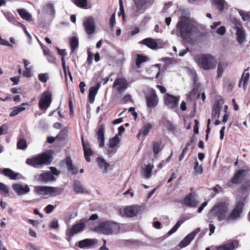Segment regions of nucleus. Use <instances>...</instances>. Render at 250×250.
Instances as JSON below:
<instances>
[{
  "instance_id": "1",
  "label": "nucleus",
  "mask_w": 250,
  "mask_h": 250,
  "mask_svg": "<svg viewBox=\"0 0 250 250\" xmlns=\"http://www.w3.org/2000/svg\"><path fill=\"white\" fill-rule=\"evenodd\" d=\"M177 26L181 37L187 42L190 44L196 43L199 37V32L195 26L189 23L187 19H183L181 20Z\"/></svg>"
},
{
  "instance_id": "2",
  "label": "nucleus",
  "mask_w": 250,
  "mask_h": 250,
  "mask_svg": "<svg viewBox=\"0 0 250 250\" xmlns=\"http://www.w3.org/2000/svg\"><path fill=\"white\" fill-rule=\"evenodd\" d=\"M228 205L224 202L215 204L208 214V218L210 222H213L216 219L218 221L229 223Z\"/></svg>"
},
{
  "instance_id": "3",
  "label": "nucleus",
  "mask_w": 250,
  "mask_h": 250,
  "mask_svg": "<svg viewBox=\"0 0 250 250\" xmlns=\"http://www.w3.org/2000/svg\"><path fill=\"white\" fill-rule=\"evenodd\" d=\"M119 223L110 220L102 221L94 228V231L98 233L106 235L116 234L120 230Z\"/></svg>"
},
{
  "instance_id": "4",
  "label": "nucleus",
  "mask_w": 250,
  "mask_h": 250,
  "mask_svg": "<svg viewBox=\"0 0 250 250\" xmlns=\"http://www.w3.org/2000/svg\"><path fill=\"white\" fill-rule=\"evenodd\" d=\"M194 59L198 65L205 70L213 69L217 64L216 59L210 54L198 55Z\"/></svg>"
},
{
  "instance_id": "5",
  "label": "nucleus",
  "mask_w": 250,
  "mask_h": 250,
  "mask_svg": "<svg viewBox=\"0 0 250 250\" xmlns=\"http://www.w3.org/2000/svg\"><path fill=\"white\" fill-rule=\"evenodd\" d=\"M52 158L47 153L38 154L26 159V163L36 168H40L43 165H47L51 163Z\"/></svg>"
},
{
  "instance_id": "6",
  "label": "nucleus",
  "mask_w": 250,
  "mask_h": 250,
  "mask_svg": "<svg viewBox=\"0 0 250 250\" xmlns=\"http://www.w3.org/2000/svg\"><path fill=\"white\" fill-rule=\"evenodd\" d=\"M34 191L38 195L46 197H54L61 195L63 188L46 186H37L34 187Z\"/></svg>"
},
{
  "instance_id": "7",
  "label": "nucleus",
  "mask_w": 250,
  "mask_h": 250,
  "mask_svg": "<svg viewBox=\"0 0 250 250\" xmlns=\"http://www.w3.org/2000/svg\"><path fill=\"white\" fill-rule=\"evenodd\" d=\"M85 222L84 220H81L79 222L74 224L70 228L67 229L66 235L69 237L67 239L70 241L71 238L75 234L83 231L85 227Z\"/></svg>"
},
{
  "instance_id": "8",
  "label": "nucleus",
  "mask_w": 250,
  "mask_h": 250,
  "mask_svg": "<svg viewBox=\"0 0 250 250\" xmlns=\"http://www.w3.org/2000/svg\"><path fill=\"white\" fill-rule=\"evenodd\" d=\"M52 102V93L50 91H44L41 95L39 107L42 110H46Z\"/></svg>"
},
{
  "instance_id": "9",
  "label": "nucleus",
  "mask_w": 250,
  "mask_h": 250,
  "mask_svg": "<svg viewBox=\"0 0 250 250\" xmlns=\"http://www.w3.org/2000/svg\"><path fill=\"white\" fill-rule=\"evenodd\" d=\"M199 203L198 195L195 192H191L187 194L183 200V204L189 208L196 207Z\"/></svg>"
},
{
  "instance_id": "10",
  "label": "nucleus",
  "mask_w": 250,
  "mask_h": 250,
  "mask_svg": "<svg viewBox=\"0 0 250 250\" xmlns=\"http://www.w3.org/2000/svg\"><path fill=\"white\" fill-rule=\"evenodd\" d=\"M128 83L124 78H116L113 83V88L119 93L124 92L127 88Z\"/></svg>"
},
{
  "instance_id": "11",
  "label": "nucleus",
  "mask_w": 250,
  "mask_h": 250,
  "mask_svg": "<svg viewBox=\"0 0 250 250\" xmlns=\"http://www.w3.org/2000/svg\"><path fill=\"white\" fill-rule=\"evenodd\" d=\"M144 210V207L134 205L127 207L123 210V213L125 216L129 217H132L137 214H141Z\"/></svg>"
},
{
  "instance_id": "12",
  "label": "nucleus",
  "mask_w": 250,
  "mask_h": 250,
  "mask_svg": "<svg viewBox=\"0 0 250 250\" xmlns=\"http://www.w3.org/2000/svg\"><path fill=\"white\" fill-rule=\"evenodd\" d=\"M234 29L236 31L238 42L242 44L246 40V34L242 24L240 22L236 21L234 22Z\"/></svg>"
},
{
  "instance_id": "13",
  "label": "nucleus",
  "mask_w": 250,
  "mask_h": 250,
  "mask_svg": "<svg viewBox=\"0 0 250 250\" xmlns=\"http://www.w3.org/2000/svg\"><path fill=\"white\" fill-rule=\"evenodd\" d=\"M200 228L196 229L191 232L187 235L179 244V247L182 249L190 244L196 235L200 231Z\"/></svg>"
},
{
  "instance_id": "14",
  "label": "nucleus",
  "mask_w": 250,
  "mask_h": 250,
  "mask_svg": "<svg viewBox=\"0 0 250 250\" xmlns=\"http://www.w3.org/2000/svg\"><path fill=\"white\" fill-rule=\"evenodd\" d=\"M244 204L243 202H239L235 208L230 213L228 211V221L229 222L234 220L239 217L240 214L241 213Z\"/></svg>"
},
{
  "instance_id": "15",
  "label": "nucleus",
  "mask_w": 250,
  "mask_h": 250,
  "mask_svg": "<svg viewBox=\"0 0 250 250\" xmlns=\"http://www.w3.org/2000/svg\"><path fill=\"white\" fill-rule=\"evenodd\" d=\"M147 105L149 108H154L158 102V97L156 92L153 89H151L146 96Z\"/></svg>"
},
{
  "instance_id": "16",
  "label": "nucleus",
  "mask_w": 250,
  "mask_h": 250,
  "mask_svg": "<svg viewBox=\"0 0 250 250\" xmlns=\"http://www.w3.org/2000/svg\"><path fill=\"white\" fill-rule=\"evenodd\" d=\"M36 180L42 183H48L55 180V178L52 173L49 171L42 172L38 174L35 177Z\"/></svg>"
},
{
  "instance_id": "17",
  "label": "nucleus",
  "mask_w": 250,
  "mask_h": 250,
  "mask_svg": "<svg viewBox=\"0 0 250 250\" xmlns=\"http://www.w3.org/2000/svg\"><path fill=\"white\" fill-rule=\"evenodd\" d=\"M13 190L19 195H23L29 193L30 191V188L27 185L16 184L12 186Z\"/></svg>"
},
{
  "instance_id": "18",
  "label": "nucleus",
  "mask_w": 250,
  "mask_h": 250,
  "mask_svg": "<svg viewBox=\"0 0 250 250\" xmlns=\"http://www.w3.org/2000/svg\"><path fill=\"white\" fill-rule=\"evenodd\" d=\"M136 12L138 14L143 13L147 8L149 0H133Z\"/></svg>"
},
{
  "instance_id": "19",
  "label": "nucleus",
  "mask_w": 250,
  "mask_h": 250,
  "mask_svg": "<svg viewBox=\"0 0 250 250\" xmlns=\"http://www.w3.org/2000/svg\"><path fill=\"white\" fill-rule=\"evenodd\" d=\"M179 101V98L173 95L166 94L165 97L166 104L170 108H173L177 106Z\"/></svg>"
},
{
  "instance_id": "20",
  "label": "nucleus",
  "mask_w": 250,
  "mask_h": 250,
  "mask_svg": "<svg viewBox=\"0 0 250 250\" xmlns=\"http://www.w3.org/2000/svg\"><path fill=\"white\" fill-rule=\"evenodd\" d=\"M239 245L238 241L237 240H229L226 243L216 247V250H234Z\"/></svg>"
},
{
  "instance_id": "21",
  "label": "nucleus",
  "mask_w": 250,
  "mask_h": 250,
  "mask_svg": "<svg viewBox=\"0 0 250 250\" xmlns=\"http://www.w3.org/2000/svg\"><path fill=\"white\" fill-rule=\"evenodd\" d=\"M83 26L84 27L86 32L88 35L92 34L95 29L94 20L92 17H88L83 22Z\"/></svg>"
},
{
  "instance_id": "22",
  "label": "nucleus",
  "mask_w": 250,
  "mask_h": 250,
  "mask_svg": "<svg viewBox=\"0 0 250 250\" xmlns=\"http://www.w3.org/2000/svg\"><path fill=\"white\" fill-rule=\"evenodd\" d=\"M96 162L102 173L104 174H107L108 169L110 167L109 164L107 162L104 158L101 157L97 158Z\"/></svg>"
},
{
  "instance_id": "23",
  "label": "nucleus",
  "mask_w": 250,
  "mask_h": 250,
  "mask_svg": "<svg viewBox=\"0 0 250 250\" xmlns=\"http://www.w3.org/2000/svg\"><path fill=\"white\" fill-rule=\"evenodd\" d=\"M159 41V40L148 38L142 41L141 43L146 45L151 49L154 50L157 48Z\"/></svg>"
},
{
  "instance_id": "24",
  "label": "nucleus",
  "mask_w": 250,
  "mask_h": 250,
  "mask_svg": "<svg viewBox=\"0 0 250 250\" xmlns=\"http://www.w3.org/2000/svg\"><path fill=\"white\" fill-rule=\"evenodd\" d=\"M97 243L98 240L96 239H85L78 242V247L80 248L83 249L94 246Z\"/></svg>"
},
{
  "instance_id": "25",
  "label": "nucleus",
  "mask_w": 250,
  "mask_h": 250,
  "mask_svg": "<svg viewBox=\"0 0 250 250\" xmlns=\"http://www.w3.org/2000/svg\"><path fill=\"white\" fill-rule=\"evenodd\" d=\"M104 125H101L98 128L97 133V138L99 144V146L102 147L104 145Z\"/></svg>"
},
{
  "instance_id": "26",
  "label": "nucleus",
  "mask_w": 250,
  "mask_h": 250,
  "mask_svg": "<svg viewBox=\"0 0 250 250\" xmlns=\"http://www.w3.org/2000/svg\"><path fill=\"white\" fill-rule=\"evenodd\" d=\"M101 87L100 83H98L95 86L90 88L88 93V100L89 103H93L95 100V97Z\"/></svg>"
},
{
  "instance_id": "27",
  "label": "nucleus",
  "mask_w": 250,
  "mask_h": 250,
  "mask_svg": "<svg viewBox=\"0 0 250 250\" xmlns=\"http://www.w3.org/2000/svg\"><path fill=\"white\" fill-rule=\"evenodd\" d=\"M64 162L67 166L68 170L72 174H76L78 173V168L73 165L72 161L69 156L66 157Z\"/></svg>"
},
{
  "instance_id": "28",
  "label": "nucleus",
  "mask_w": 250,
  "mask_h": 250,
  "mask_svg": "<svg viewBox=\"0 0 250 250\" xmlns=\"http://www.w3.org/2000/svg\"><path fill=\"white\" fill-rule=\"evenodd\" d=\"M28 104L24 103L22 104L21 105L17 106H15L12 108V111L10 113V117H14L18 115L20 112L25 110V105H28Z\"/></svg>"
},
{
  "instance_id": "29",
  "label": "nucleus",
  "mask_w": 250,
  "mask_h": 250,
  "mask_svg": "<svg viewBox=\"0 0 250 250\" xmlns=\"http://www.w3.org/2000/svg\"><path fill=\"white\" fill-rule=\"evenodd\" d=\"M82 141L83 146V148L84 150V155L85 158L87 162H90L91 160L90 159V157L92 156L93 154L92 150L91 149L87 146H86L84 144L83 136L82 137Z\"/></svg>"
},
{
  "instance_id": "30",
  "label": "nucleus",
  "mask_w": 250,
  "mask_h": 250,
  "mask_svg": "<svg viewBox=\"0 0 250 250\" xmlns=\"http://www.w3.org/2000/svg\"><path fill=\"white\" fill-rule=\"evenodd\" d=\"M249 68H248L246 70H245L244 73H243L241 78L239 81L238 85L239 87L241 86V84H243V86L244 88H245V87L247 85V82L250 78V74L247 71L248 70Z\"/></svg>"
},
{
  "instance_id": "31",
  "label": "nucleus",
  "mask_w": 250,
  "mask_h": 250,
  "mask_svg": "<svg viewBox=\"0 0 250 250\" xmlns=\"http://www.w3.org/2000/svg\"><path fill=\"white\" fill-rule=\"evenodd\" d=\"M3 174L12 180L16 179L17 177L19 174L18 173L14 172L9 168H4L3 170Z\"/></svg>"
},
{
  "instance_id": "32",
  "label": "nucleus",
  "mask_w": 250,
  "mask_h": 250,
  "mask_svg": "<svg viewBox=\"0 0 250 250\" xmlns=\"http://www.w3.org/2000/svg\"><path fill=\"white\" fill-rule=\"evenodd\" d=\"M153 168V165L148 164L146 165L143 169V174L146 178H149L151 176L152 170Z\"/></svg>"
},
{
  "instance_id": "33",
  "label": "nucleus",
  "mask_w": 250,
  "mask_h": 250,
  "mask_svg": "<svg viewBox=\"0 0 250 250\" xmlns=\"http://www.w3.org/2000/svg\"><path fill=\"white\" fill-rule=\"evenodd\" d=\"M228 63L227 62H221L218 63L217 69L218 77H221L222 76L223 71L227 67Z\"/></svg>"
},
{
  "instance_id": "34",
  "label": "nucleus",
  "mask_w": 250,
  "mask_h": 250,
  "mask_svg": "<svg viewBox=\"0 0 250 250\" xmlns=\"http://www.w3.org/2000/svg\"><path fill=\"white\" fill-rule=\"evenodd\" d=\"M18 12L19 15L21 16V17L26 20V21H31L32 20V16L26 10L24 9H18Z\"/></svg>"
},
{
  "instance_id": "35",
  "label": "nucleus",
  "mask_w": 250,
  "mask_h": 250,
  "mask_svg": "<svg viewBox=\"0 0 250 250\" xmlns=\"http://www.w3.org/2000/svg\"><path fill=\"white\" fill-rule=\"evenodd\" d=\"M163 149L161 141H156L153 144V152L155 154H158Z\"/></svg>"
},
{
  "instance_id": "36",
  "label": "nucleus",
  "mask_w": 250,
  "mask_h": 250,
  "mask_svg": "<svg viewBox=\"0 0 250 250\" xmlns=\"http://www.w3.org/2000/svg\"><path fill=\"white\" fill-rule=\"evenodd\" d=\"M245 172V170H239L236 173L234 177L232 178L231 180V183L233 184H237L241 177H243V174Z\"/></svg>"
},
{
  "instance_id": "37",
  "label": "nucleus",
  "mask_w": 250,
  "mask_h": 250,
  "mask_svg": "<svg viewBox=\"0 0 250 250\" xmlns=\"http://www.w3.org/2000/svg\"><path fill=\"white\" fill-rule=\"evenodd\" d=\"M151 128V124L148 123L145 125L141 130L140 131L138 135L146 136L149 133L150 129Z\"/></svg>"
},
{
  "instance_id": "38",
  "label": "nucleus",
  "mask_w": 250,
  "mask_h": 250,
  "mask_svg": "<svg viewBox=\"0 0 250 250\" xmlns=\"http://www.w3.org/2000/svg\"><path fill=\"white\" fill-rule=\"evenodd\" d=\"M120 141V139L118 136V135H116L114 137L109 139L107 146L116 147L119 144Z\"/></svg>"
},
{
  "instance_id": "39",
  "label": "nucleus",
  "mask_w": 250,
  "mask_h": 250,
  "mask_svg": "<svg viewBox=\"0 0 250 250\" xmlns=\"http://www.w3.org/2000/svg\"><path fill=\"white\" fill-rule=\"evenodd\" d=\"M74 190L77 193H82L83 192L84 189L80 182L78 181L74 182Z\"/></svg>"
},
{
  "instance_id": "40",
  "label": "nucleus",
  "mask_w": 250,
  "mask_h": 250,
  "mask_svg": "<svg viewBox=\"0 0 250 250\" xmlns=\"http://www.w3.org/2000/svg\"><path fill=\"white\" fill-rule=\"evenodd\" d=\"M147 60L148 59L146 57L142 55H138L136 61V65L138 68H139L141 66V63L146 62Z\"/></svg>"
},
{
  "instance_id": "41",
  "label": "nucleus",
  "mask_w": 250,
  "mask_h": 250,
  "mask_svg": "<svg viewBox=\"0 0 250 250\" xmlns=\"http://www.w3.org/2000/svg\"><path fill=\"white\" fill-rule=\"evenodd\" d=\"M71 1L80 8H85L87 5V0H71Z\"/></svg>"
},
{
  "instance_id": "42",
  "label": "nucleus",
  "mask_w": 250,
  "mask_h": 250,
  "mask_svg": "<svg viewBox=\"0 0 250 250\" xmlns=\"http://www.w3.org/2000/svg\"><path fill=\"white\" fill-rule=\"evenodd\" d=\"M44 11L48 14L54 15L55 10L52 4H47L44 7Z\"/></svg>"
},
{
  "instance_id": "43",
  "label": "nucleus",
  "mask_w": 250,
  "mask_h": 250,
  "mask_svg": "<svg viewBox=\"0 0 250 250\" xmlns=\"http://www.w3.org/2000/svg\"><path fill=\"white\" fill-rule=\"evenodd\" d=\"M239 13L243 21H248L250 20V15L248 13L240 10Z\"/></svg>"
},
{
  "instance_id": "44",
  "label": "nucleus",
  "mask_w": 250,
  "mask_h": 250,
  "mask_svg": "<svg viewBox=\"0 0 250 250\" xmlns=\"http://www.w3.org/2000/svg\"><path fill=\"white\" fill-rule=\"evenodd\" d=\"M49 227L51 229H57L59 227L58 220L56 218H53L49 224Z\"/></svg>"
},
{
  "instance_id": "45",
  "label": "nucleus",
  "mask_w": 250,
  "mask_h": 250,
  "mask_svg": "<svg viewBox=\"0 0 250 250\" xmlns=\"http://www.w3.org/2000/svg\"><path fill=\"white\" fill-rule=\"evenodd\" d=\"M107 146L108 148L107 149V155H108V157H111L116 153L117 150V147L114 146Z\"/></svg>"
},
{
  "instance_id": "46",
  "label": "nucleus",
  "mask_w": 250,
  "mask_h": 250,
  "mask_svg": "<svg viewBox=\"0 0 250 250\" xmlns=\"http://www.w3.org/2000/svg\"><path fill=\"white\" fill-rule=\"evenodd\" d=\"M213 1L218 9L220 11L223 10L225 2L224 0H213Z\"/></svg>"
},
{
  "instance_id": "47",
  "label": "nucleus",
  "mask_w": 250,
  "mask_h": 250,
  "mask_svg": "<svg viewBox=\"0 0 250 250\" xmlns=\"http://www.w3.org/2000/svg\"><path fill=\"white\" fill-rule=\"evenodd\" d=\"M70 45L72 49V51L75 49L78 46V39L76 37H72L70 41Z\"/></svg>"
},
{
  "instance_id": "48",
  "label": "nucleus",
  "mask_w": 250,
  "mask_h": 250,
  "mask_svg": "<svg viewBox=\"0 0 250 250\" xmlns=\"http://www.w3.org/2000/svg\"><path fill=\"white\" fill-rule=\"evenodd\" d=\"M17 147L20 149H25L27 147V144L25 140L23 139L20 140L17 143Z\"/></svg>"
},
{
  "instance_id": "49",
  "label": "nucleus",
  "mask_w": 250,
  "mask_h": 250,
  "mask_svg": "<svg viewBox=\"0 0 250 250\" xmlns=\"http://www.w3.org/2000/svg\"><path fill=\"white\" fill-rule=\"evenodd\" d=\"M194 169L195 172L198 174H200L203 172V167L202 166H199V163L197 160H196L195 162V166L194 167Z\"/></svg>"
},
{
  "instance_id": "50",
  "label": "nucleus",
  "mask_w": 250,
  "mask_h": 250,
  "mask_svg": "<svg viewBox=\"0 0 250 250\" xmlns=\"http://www.w3.org/2000/svg\"><path fill=\"white\" fill-rule=\"evenodd\" d=\"M38 78L41 82L45 83L48 79V76L46 73H41L39 75Z\"/></svg>"
},
{
  "instance_id": "51",
  "label": "nucleus",
  "mask_w": 250,
  "mask_h": 250,
  "mask_svg": "<svg viewBox=\"0 0 250 250\" xmlns=\"http://www.w3.org/2000/svg\"><path fill=\"white\" fill-rule=\"evenodd\" d=\"M0 192L1 193L7 194L9 192V188L8 187L4 184L0 182Z\"/></svg>"
},
{
  "instance_id": "52",
  "label": "nucleus",
  "mask_w": 250,
  "mask_h": 250,
  "mask_svg": "<svg viewBox=\"0 0 250 250\" xmlns=\"http://www.w3.org/2000/svg\"><path fill=\"white\" fill-rule=\"evenodd\" d=\"M190 218L189 215H185L182 216L180 219L177 221V223L181 226L185 221Z\"/></svg>"
},
{
  "instance_id": "53",
  "label": "nucleus",
  "mask_w": 250,
  "mask_h": 250,
  "mask_svg": "<svg viewBox=\"0 0 250 250\" xmlns=\"http://www.w3.org/2000/svg\"><path fill=\"white\" fill-rule=\"evenodd\" d=\"M220 109L219 107L218 106H214L212 111V116L218 118L220 114Z\"/></svg>"
},
{
  "instance_id": "54",
  "label": "nucleus",
  "mask_w": 250,
  "mask_h": 250,
  "mask_svg": "<svg viewBox=\"0 0 250 250\" xmlns=\"http://www.w3.org/2000/svg\"><path fill=\"white\" fill-rule=\"evenodd\" d=\"M180 227V226L176 223V225L168 232L167 234L168 235L172 234L177 231Z\"/></svg>"
},
{
  "instance_id": "55",
  "label": "nucleus",
  "mask_w": 250,
  "mask_h": 250,
  "mask_svg": "<svg viewBox=\"0 0 250 250\" xmlns=\"http://www.w3.org/2000/svg\"><path fill=\"white\" fill-rule=\"evenodd\" d=\"M216 33H217L218 35H223L225 32H226V28L225 26H220V27H219L216 31Z\"/></svg>"
},
{
  "instance_id": "56",
  "label": "nucleus",
  "mask_w": 250,
  "mask_h": 250,
  "mask_svg": "<svg viewBox=\"0 0 250 250\" xmlns=\"http://www.w3.org/2000/svg\"><path fill=\"white\" fill-rule=\"evenodd\" d=\"M22 29L25 33V34L26 35V36L28 37V42L29 44H31L32 43V37L31 36V35L29 34V33L26 30V28L25 27V26L22 25Z\"/></svg>"
},
{
  "instance_id": "57",
  "label": "nucleus",
  "mask_w": 250,
  "mask_h": 250,
  "mask_svg": "<svg viewBox=\"0 0 250 250\" xmlns=\"http://www.w3.org/2000/svg\"><path fill=\"white\" fill-rule=\"evenodd\" d=\"M66 133L67 130L65 129H63L61 130L60 133L57 135V138L60 139H63L66 136Z\"/></svg>"
},
{
  "instance_id": "58",
  "label": "nucleus",
  "mask_w": 250,
  "mask_h": 250,
  "mask_svg": "<svg viewBox=\"0 0 250 250\" xmlns=\"http://www.w3.org/2000/svg\"><path fill=\"white\" fill-rule=\"evenodd\" d=\"M93 58V53L92 52H91L90 51H88L87 62L89 65H91L92 63Z\"/></svg>"
},
{
  "instance_id": "59",
  "label": "nucleus",
  "mask_w": 250,
  "mask_h": 250,
  "mask_svg": "<svg viewBox=\"0 0 250 250\" xmlns=\"http://www.w3.org/2000/svg\"><path fill=\"white\" fill-rule=\"evenodd\" d=\"M31 71V69L30 68H25V70L23 74V76L27 78L31 77L32 76Z\"/></svg>"
},
{
  "instance_id": "60",
  "label": "nucleus",
  "mask_w": 250,
  "mask_h": 250,
  "mask_svg": "<svg viewBox=\"0 0 250 250\" xmlns=\"http://www.w3.org/2000/svg\"><path fill=\"white\" fill-rule=\"evenodd\" d=\"M0 44L7 46H12L11 44L9 43L8 41L3 39L0 36Z\"/></svg>"
},
{
  "instance_id": "61",
  "label": "nucleus",
  "mask_w": 250,
  "mask_h": 250,
  "mask_svg": "<svg viewBox=\"0 0 250 250\" xmlns=\"http://www.w3.org/2000/svg\"><path fill=\"white\" fill-rule=\"evenodd\" d=\"M54 208V207L51 205H47L45 208V211L46 213H50Z\"/></svg>"
},
{
  "instance_id": "62",
  "label": "nucleus",
  "mask_w": 250,
  "mask_h": 250,
  "mask_svg": "<svg viewBox=\"0 0 250 250\" xmlns=\"http://www.w3.org/2000/svg\"><path fill=\"white\" fill-rule=\"evenodd\" d=\"M188 51L189 49L188 48L181 50L179 52L178 56L182 57L184 56Z\"/></svg>"
},
{
  "instance_id": "63",
  "label": "nucleus",
  "mask_w": 250,
  "mask_h": 250,
  "mask_svg": "<svg viewBox=\"0 0 250 250\" xmlns=\"http://www.w3.org/2000/svg\"><path fill=\"white\" fill-rule=\"evenodd\" d=\"M115 24V14L114 13L112 15L110 20V25L111 27H113Z\"/></svg>"
},
{
  "instance_id": "64",
  "label": "nucleus",
  "mask_w": 250,
  "mask_h": 250,
  "mask_svg": "<svg viewBox=\"0 0 250 250\" xmlns=\"http://www.w3.org/2000/svg\"><path fill=\"white\" fill-rule=\"evenodd\" d=\"M56 49L58 51V54H60V55L62 56V57H64V56H65L67 55V53L65 49H61L58 47H57Z\"/></svg>"
}]
</instances>
